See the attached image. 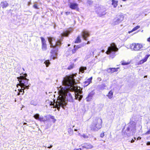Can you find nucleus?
<instances>
[{
    "mask_svg": "<svg viewBox=\"0 0 150 150\" xmlns=\"http://www.w3.org/2000/svg\"><path fill=\"white\" fill-rule=\"evenodd\" d=\"M20 94V92H18L17 94V95H19Z\"/></svg>",
    "mask_w": 150,
    "mask_h": 150,
    "instance_id": "nucleus-50",
    "label": "nucleus"
},
{
    "mask_svg": "<svg viewBox=\"0 0 150 150\" xmlns=\"http://www.w3.org/2000/svg\"><path fill=\"white\" fill-rule=\"evenodd\" d=\"M106 71L108 73L111 72L112 73L111 68H109L107 69H106Z\"/></svg>",
    "mask_w": 150,
    "mask_h": 150,
    "instance_id": "nucleus-34",
    "label": "nucleus"
},
{
    "mask_svg": "<svg viewBox=\"0 0 150 150\" xmlns=\"http://www.w3.org/2000/svg\"><path fill=\"white\" fill-rule=\"evenodd\" d=\"M21 89H18V91H19V92L20 93L21 92H23V93L22 94V95L23 94L24 91V90L25 89H24L23 88H22V87H21Z\"/></svg>",
    "mask_w": 150,
    "mask_h": 150,
    "instance_id": "nucleus-30",
    "label": "nucleus"
},
{
    "mask_svg": "<svg viewBox=\"0 0 150 150\" xmlns=\"http://www.w3.org/2000/svg\"><path fill=\"white\" fill-rule=\"evenodd\" d=\"M0 5L3 8H6L8 6V4L6 1L1 2Z\"/></svg>",
    "mask_w": 150,
    "mask_h": 150,
    "instance_id": "nucleus-19",
    "label": "nucleus"
},
{
    "mask_svg": "<svg viewBox=\"0 0 150 150\" xmlns=\"http://www.w3.org/2000/svg\"><path fill=\"white\" fill-rule=\"evenodd\" d=\"M33 7L36 9H38V7L37 4H35L33 6Z\"/></svg>",
    "mask_w": 150,
    "mask_h": 150,
    "instance_id": "nucleus-36",
    "label": "nucleus"
},
{
    "mask_svg": "<svg viewBox=\"0 0 150 150\" xmlns=\"http://www.w3.org/2000/svg\"><path fill=\"white\" fill-rule=\"evenodd\" d=\"M50 118L52 119H54V116H51Z\"/></svg>",
    "mask_w": 150,
    "mask_h": 150,
    "instance_id": "nucleus-44",
    "label": "nucleus"
},
{
    "mask_svg": "<svg viewBox=\"0 0 150 150\" xmlns=\"http://www.w3.org/2000/svg\"><path fill=\"white\" fill-rule=\"evenodd\" d=\"M150 133V129L148 130L146 132V134H149Z\"/></svg>",
    "mask_w": 150,
    "mask_h": 150,
    "instance_id": "nucleus-39",
    "label": "nucleus"
},
{
    "mask_svg": "<svg viewBox=\"0 0 150 150\" xmlns=\"http://www.w3.org/2000/svg\"><path fill=\"white\" fill-rule=\"evenodd\" d=\"M112 5L113 6L114 8H116L117 5V1L115 0H112Z\"/></svg>",
    "mask_w": 150,
    "mask_h": 150,
    "instance_id": "nucleus-21",
    "label": "nucleus"
},
{
    "mask_svg": "<svg viewBox=\"0 0 150 150\" xmlns=\"http://www.w3.org/2000/svg\"><path fill=\"white\" fill-rule=\"evenodd\" d=\"M44 63L46 65V67H48L49 66V65L50 64V62L49 60H46L45 62Z\"/></svg>",
    "mask_w": 150,
    "mask_h": 150,
    "instance_id": "nucleus-26",
    "label": "nucleus"
},
{
    "mask_svg": "<svg viewBox=\"0 0 150 150\" xmlns=\"http://www.w3.org/2000/svg\"><path fill=\"white\" fill-rule=\"evenodd\" d=\"M54 120H55V121H55L56 120L55 119H54Z\"/></svg>",
    "mask_w": 150,
    "mask_h": 150,
    "instance_id": "nucleus-60",
    "label": "nucleus"
},
{
    "mask_svg": "<svg viewBox=\"0 0 150 150\" xmlns=\"http://www.w3.org/2000/svg\"><path fill=\"white\" fill-rule=\"evenodd\" d=\"M47 38L50 45V47L53 48L50 52L51 57L53 59H55L57 55V47H59L61 46L63 38L58 39L57 41H55V39L54 37H47Z\"/></svg>",
    "mask_w": 150,
    "mask_h": 150,
    "instance_id": "nucleus-2",
    "label": "nucleus"
},
{
    "mask_svg": "<svg viewBox=\"0 0 150 150\" xmlns=\"http://www.w3.org/2000/svg\"><path fill=\"white\" fill-rule=\"evenodd\" d=\"M76 74H76L75 75L74 74H72L69 76H66L63 78L62 81L63 87L60 86L58 88V90L63 96V97L58 99V101H57V104L59 106L58 109L59 110L60 106L64 108V106L66 105V98L67 99L68 98H70L71 100H73L71 94L69 92V91L73 90L74 85L75 82L74 77Z\"/></svg>",
    "mask_w": 150,
    "mask_h": 150,
    "instance_id": "nucleus-1",
    "label": "nucleus"
},
{
    "mask_svg": "<svg viewBox=\"0 0 150 150\" xmlns=\"http://www.w3.org/2000/svg\"><path fill=\"white\" fill-rule=\"evenodd\" d=\"M134 139H136V137H134Z\"/></svg>",
    "mask_w": 150,
    "mask_h": 150,
    "instance_id": "nucleus-57",
    "label": "nucleus"
},
{
    "mask_svg": "<svg viewBox=\"0 0 150 150\" xmlns=\"http://www.w3.org/2000/svg\"><path fill=\"white\" fill-rule=\"evenodd\" d=\"M146 144L147 145H150V142H148L146 143Z\"/></svg>",
    "mask_w": 150,
    "mask_h": 150,
    "instance_id": "nucleus-41",
    "label": "nucleus"
},
{
    "mask_svg": "<svg viewBox=\"0 0 150 150\" xmlns=\"http://www.w3.org/2000/svg\"><path fill=\"white\" fill-rule=\"evenodd\" d=\"M105 9H101L99 12H98V16H99L101 17L105 15L106 13H105Z\"/></svg>",
    "mask_w": 150,
    "mask_h": 150,
    "instance_id": "nucleus-17",
    "label": "nucleus"
},
{
    "mask_svg": "<svg viewBox=\"0 0 150 150\" xmlns=\"http://www.w3.org/2000/svg\"><path fill=\"white\" fill-rule=\"evenodd\" d=\"M81 42V40L79 36H78L77 37V38L76 39V40L75 41V43H80Z\"/></svg>",
    "mask_w": 150,
    "mask_h": 150,
    "instance_id": "nucleus-25",
    "label": "nucleus"
},
{
    "mask_svg": "<svg viewBox=\"0 0 150 150\" xmlns=\"http://www.w3.org/2000/svg\"><path fill=\"white\" fill-rule=\"evenodd\" d=\"M90 41H88L87 43H85V45L86 44H90Z\"/></svg>",
    "mask_w": 150,
    "mask_h": 150,
    "instance_id": "nucleus-42",
    "label": "nucleus"
},
{
    "mask_svg": "<svg viewBox=\"0 0 150 150\" xmlns=\"http://www.w3.org/2000/svg\"><path fill=\"white\" fill-rule=\"evenodd\" d=\"M129 64V63L127 62H125L124 61L122 62V64L123 65H126L128 64Z\"/></svg>",
    "mask_w": 150,
    "mask_h": 150,
    "instance_id": "nucleus-33",
    "label": "nucleus"
},
{
    "mask_svg": "<svg viewBox=\"0 0 150 150\" xmlns=\"http://www.w3.org/2000/svg\"><path fill=\"white\" fill-rule=\"evenodd\" d=\"M82 147L84 148L87 149H91L93 147V146L90 144L85 143L82 146Z\"/></svg>",
    "mask_w": 150,
    "mask_h": 150,
    "instance_id": "nucleus-16",
    "label": "nucleus"
},
{
    "mask_svg": "<svg viewBox=\"0 0 150 150\" xmlns=\"http://www.w3.org/2000/svg\"><path fill=\"white\" fill-rule=\"evenodd\" d=\"M124 19V16L123 15H120L117 16L114 20L113 23L114 25L118 24L122 21Z\"/></svg>",
    "mask_w": 150,
    "mask_h": 150,
    "instance_id": "nucleus-9",
    "label": "nucleus"
},
{
    "mask_svg": "<svg viewBox=\"0 0 150 150\" xmlns=\"http://www.w3.org/2000/svg\"><path fill=\"white\" fill-rule=\"evenodd\" d=\"M118 50L117 46L115 43H113L111 44L110 46L108 47V50L106 52V53L109 54L111 58H113L115 56V53Z\"/></svg>",
    "mask_w": 150,
    "mask_h": 150,
    "instance_id": "nucleus-5",
    "label": "nucleus"
},
{
    "mask_svg": "<svg viewBox=\"0 0 150 150\" xmlns=\"http://www.w3.org/2000/svg\"><path fill=\"white\" fill-rule=\"evenodd\" d=\"M53 104L52 103H51V104H50V105H53Z\"/></svg>",
    "mask_w": 150,
    "mask_h": 150,
    "instance_id": "nucleus-52",
    "label": "nucleus"
},
{
    "mask_svg": "<svg viewBox=\"0 0 150 150\" xmlns=\"http://www.w3.org/2000/svg\"><path fill=\"white\" fill-rule=\"evenodd\" d=\"M29 80L24 77H21L19 79V85L21 87L24 88V89H28L29 87L30 86V84L28 85V81Z\"/></svg>",
    "mask_w": 150,
    "mask_h": 150,
    "instance_id": "nucleus-6",
    "label": "nucleus"
},
{
    "mask_svg": "<svg viewBox=\"0 0 150 150\" xmlns=\"http://www.w3.org/2000/svg\"><path fill=\"white\" fill-rule=\"evenodd\" d=\"M104 51H105V50H101V52H104Z\"/></svg>",
    "mask_w": 150,
    "mask_h": 150,
    "instance_id": "nucleus-49",
    "label": "nucleus"
},
{
    "mask_svg": "<svg viewBox=\"0 0 150 150\" xmlns=\"http://www.w3.org/2000/svg\"><path fill=\"white\" fill-rule=\"evenodd\" d=\"M113 94V92L112 91H110L108 93V95L107 96H108L109 99H111L112 97Z\"/></svg>",
    "mask_w": 150,
    "mask_h": 150,
    "instance_id": "nucleus-24",
    "label": "nucleus"
},
{
    "mask_svg": "<svg viewBox=\"0 0 150 150\" xmlns=\"http://www.w3.org/2000/svg\"><path fill=\"white\" fill-rule=\"evenodd\" d=\"M149 55H146L145 56L144 59H143L142 60H141L140 62V64H143L144 62H146L149 57Z\"/></svg>",
    "mask_w": 150,
    "mask_h": 150,
    "instance_id": "nucleus-20",
    "label": "nucleus"
},
{
    "mask_svg": "<svg viewBox=\"0 0 150 150\" xmlns=\"http://www.w3.org/2000/svg\"><path fill=\"white\" fill-rule=\"evenodd\" d=\"M80 129V127H76V128L75 129L74 128V131H76V132H77L78 131V130H79Z\"/></svg>",
    "mask_w": 150,
    "mask_h": 150,
    "instance_id": "nucleus-37",
    "label": "nucleus"
},
{
    "mask_svg": "<svg viewBox=\"0 0 150 150\" xmlns=\"http://www.w3.org/2000/svg\"><path fill=\"white\" fill-rule=\"evenodd\" d=\"M77 4L76 3H70L69 4L70 8L72 9H75L78 7Z\"/></svg>",
    "mask_w": 150,
    "mask_h": 150,
    "instance_id": "nucleus-15",
    "label": "nucleus"
},
{
    "mask_svg": "<svg viewBox=\"0 0 150 150\" xmlns=\"http://www.w3.org/2000/svg\"><path fill=\"white\" fill-rule=\"evenodd\" d=\"M92 79V77H91L88 78L86 81H85L84 82V86H86L90 84V83L91 82V80Z\"/></svg>",
    "mask_w": 150,
    "mask_h": 150,
    "instance_id": "nucleus-18",
    "label": "nucleus"
},
{
    "mask_svg": "<svg viewBox=\"0 0 150 150\" xmlns=\"http://www.w3.org/2000/svg\"><path fill=\"white\" fill-rule=\"evenodd\" d=\"M70 45H69V44L68 45V46H69Z\"/></svg>",
    "mask_w": 150,
    "mask_h": 150,
    "instance_id": "nucleus-55",
    "label": "nucleus"
},
{
    "mask_svg": "<svg viewBox=\"0 0 150 150\" xmlns=\"http://www.w3.org/2000/svg\"><path fill=\"white\" fill-rule=\"evenodd\" d=\"M147 75L145 76H144V78H146L147 77Z\"/></svg>",
    "mask_w": 150,
    "mask_h": 150,
    "instance_id": "nucleus-51",
    "label": "nucleus"
},
{
    "mask_svg": "<svg viewBox=\"0 0 150 150\" xmlns=\"http://www.w3.org/2000/svg\"><path fill=\"white\" fill-rule=\"evenodd\" d=\"M65 14L66 15H68L70 13V12H67L65 13Z\"/></svg>",
    "mask_w": 150,
    "mask_h": 150,
    "instance_id": "nucleus-40",
    "label": "nucleus"
},
{
    "mask_svg": "<svg viewBox=\"0 0 150 150\" xmlns=\"http://www.w3.org/2000/svg\"><path fill=\"white\" fill-rule=\"evenodd\" d=\"M52 146H53L52 145H51L50 146H48L47 147V148L50 149V148H52Z\"/></svg>",
    "mask_w": 150,
    "mask_h": 150,
    "instance_id": "nucleus-43",
    "label": "nucleus"
},
{
    "mask_svg": "<svg viewBox=\"0 0 150 150\" xmlns=\"http://www.w3.org/2000/svg\"><path fill=\"white\" fill-rule=\"evenodd\" d=\"M134 139H132L131 141L130 142H131V143H133V142H134Z\"/></svg>",
    "mask_w": 150,
    "mask_h": 150,
    "instance_id": "nucleus-46",
    "label": "nucleus"
},
{
    "mask_svg": "<svg viewBox=\"0 0 150 150\" xmlns=\"http://www.w3.org/2000/svg\"><path fill=\"white\" fill-rule=\"evenodd\" d=\"M44 146V147H45V148H46V146Z\"/></svg>",
    "mask_w": 150,
    "mask_h": 150,
    "instance_id": "nucleus-56",
    "label": "nucleus"
},
{
    "mask_svg": "<svg viewBox=\"0 0 150 150\" xmlns=\"http://www.w3.org/2000/svg\"><path fill=\"white\" fill-rule=\"evenodd\" d=\"M74 150H81V149L80 148L78 149H75Z\"/></svg>",
    "mask_w": 150,
    "mask_h": 150,
    "instance_id": "nucleus-45",
    "label": "nucleus"
},
{
    "mask_svg": "<svg viewBox=\"0 0 150 150\" xmlns=\"http://www.w3.org/2000/svg\"><path fill=\"white\" fill-rule=\"evenodd\" d=\"M128 127L125 131H123L122 133L124 134H127L128 136H130L131 134L128 132H132V135H133L134 133L136 130V123L134 121H130L128 124Z\"/></svg>",
    "mask_w": 150,
    "mask_h": 150,
    "instance_id": "nucleus-4",
    "label": "nucleus"
},
{
    "mask_svg": "<svg viewBox=\"0 0 150 150\" xmlns=\"http://www.w3.org/2000/svg\"><path fill=\"white\" fill-rule=\"evenodd\" d=\"M90 34L89 33L86 31H83L82 33V36L83 39L85 40H87V38L89 37Z\"/></svg>",
    "mask_w": 150,
    "mask_h": 150,
    "instance_id": "nucleus-12",
    "label": "nucleus"
},
{
    "mask_svg": "<svg viewBox=\"0 0 150 150\" xmlns=\"http://www.w3.org/2000/svg\"><path fill=\"white\" fill-rule=\"evenodd\" d=\"M84 46V45H83L82 46ZM81 47V45H74V48H75L76 49V50H77L79 48H80Z\"/></svg>",
    "mask_w": 150,
    "mask_h": 150,
    "instance_id": "nucleus-29",
    "label": "nucleus"
},
{
    "mask_svg": "<svg viewBox=\"0 0 150 150\" xmlns=\"http://www.w3.org/2000/svg\"><path fill=\"white\" fill-rule=\"evenodd\" d=\"M119 69V68H111V72H112H112H115V71H117V69Z\"/></svg>",
    "mask_w": 150,
    "mask_h": 150,
    "instance_id": "nucleus-27",
    "label": "nucleus"
},
{
    "mask_svg": "<svg viewBox=\"0 0 150 150\" xmlns=\"http://www.w3.org/2000/svg\"><path fill=\"white\" fill-rule=\"evenodd\" d=\"M103 86L104 87H105V86L104 85H103Z\"/></svg>",
    "mask_w": 150,
    "mask_h": 150,
    "instance_id": "nucleus-58",
    "label": "nucleus"
},
{
    "mask_svg": "<svg viewBox=\"0 0 150 150\" xmlns=\"http://www.w3.org/2000/svg\"><path fill=\"white\" fill-rule=\"evenodd\" d=\"M130 47L131 49H133L135 51H138L143 50L142 45L139 43H132L130 45Z\"/></svg>",
    "mask_w": 150,
    "mask_h": 150,
    "instance_id": "nucleus-7",
    "label": "nucleus"
},
{
    "mask_svg": "<svg viewBox=\"0 0 150 150\" xmlns=\"http://www.w3.org/2000/svg\"><path fill=\"white\" fill-rule=\"evenodd\" d=\"M76 50H76V49H75V48H74V49L72 50V52L73 53H75L76 52Z\"/></svg>",
    "mask_w": 150,
    "mask_h": 150,
    "instance_id": "nucleus-38",
    "label": "nucleus"
},
{
    "mask_svg": "<svg viewBox=\"0 0 150 150\" xmlns=\"http://www.w3.org/2000/svg\"><path fill=\"white\" fill-rule=\"evenodd\" d=\"M68 132L70 134H72L73 132V130L71 129V128H69L68 129Z\"/></svg>",
    "mask_w": 150,
    "mask_h": 150,
    "instance_id": "nucleus-31",
    "label": "nucleus"
},
{
    "mask_svg": "<svg viewBox=\"0 0 150 150\" xmlns=\"http://www.w3.org/2000/svg\"><path fill=\"white\" fill-rule=\"evenodd\" d=\"M102 121L101 118H96L93 120L90 127L91 130L93 131H97L102 127Z\"/></svg>",
    "mask_w": 150,
    "mask_h": 150,
    "instance_id": "nucleus-3",
    "label": "nucleus"
},
{
    "mask_svg": "<svg viewBox=\"0 0 150 150\" xmlns=\"http://www.w3.org/2000/svg\"><path fill=\"white\" fill-rule=\"evenodd\" d=\"M79 92H80L79 93L77 92H75L74 93L75 95V99L78 100L79 101H80L83 98V96L79 94V93H81V92L79 91Z\"/></svg>",
    "mask_w": 150,
    "mask_h": 150,
    "instance_id": "nucleus-10",
    "label": "nucleus"
},
{
    "mask_svg": "<svg viewBox=\"0 0 150 150\" xmlns=\"http://www.w3.org/2000/svg\"><path fill=\"white\" fill-rule=\"evenodd\" d=\"M139 28H140V26L139 25H137V26H136L135 27H134L131 31H129L128 33L130 34L132 32L137 30L138 29H139Z\"/></svg>",
    "mask_w": 150,
    "mask_h": 150,
    "instance_id": "nucleus-23",
    "label": "nucleus"
},
{
    "mask_svg": "<svg viewBox=\"0 0 150 150\" xmlns=\"http://www.w3.org/2000/svg\"><path fill=\"white\" fill-rule=\"evenodd\" d=\"M105 136L104 132H102L100 134V137L101 138H103Z\"/></svg>",
    "mask_w": 150,
    "mask_h": 150,
    "instance_id": "nucleus-35",
    "label": "nucleus"
},
{
    "mask_svg": "<svg viewBox=\"0 0 150 150\" xmlns=\"http://www.w3.org/2000/svg\"><path fill=\"white\" fill-rule=\"evenodd\" d=\"M81 137H83L84 139H88L89 137L88 135L85 134H83L81 135Z\"/></svg>",
    "mask_w": 150,
    "mask_h": 150,
    "instance_id": "nucleus-28",
    "label": "nucleus"
},
{
    "mask_svg": "<svg viewBox=\"0 0 150 150\" xmlns=\"http://www.w3.org/2000/svg\"><path fill=\"white\" fill-rule=\"evenodd\" d=\"M34 117L35 119L40 121H43V118L42 117L40 116L38 114H36L34 115Z\"/></svg>",
    "mask_w": 150,
    "mask_h": 150,
    "instance_id": "nucleus-13",
    "label": "nucleus"
},
{
    "mask_svg": "<svg viewBox=\"0 0 150 150\" xmlns=\"http://www.w3.org/2000/svg\"><path fill=\"white\" fill-rule=\"evenodd\" d=\"M74 67L73 65H70L67 68V69L69 70H70L73 69Z\"/></svg>",
    "mask_w": 150,
    "mask_h": 150,
    "instance_id": "nucleus-32",
    "label": "nucleus"
},
{
    "mask_svg": "<svg viewBox=\"0 0 150 150\" xmlns=\"http://www.w3.org/2000/svg\"><path fill=\"white\" fill-rule=\"evenodd\" d=\"M86 69L87 68L86 67H81L79 68V71L82 73H83L84 72V70H86Z\"/></svg>",
    "mask_w": 150,
    "mask_h": 150,
    "instance_id": "nucleus-22",
    "label": "nucleus"
},
{
    "mask_svg": "<svg viewBox=\"0 0 150 150\" xmlns=\"http://www.w3.org/2000/svg\"><path fill=\"white\" fill-rule=\"evenodd\" d=\"M100 79V80H101V79H100V78H98V79Z\"/></svg>",
    "mask_w": 150,
    "mask_h": 150,
    "instance_id": "nucleus-54",
    "label": "nucleus"
},
{
    "mask_svg": "<svg viewBox=\"0 0 150 150\" xmlns=\"http://www.w3.org/2000/svg\"><path fill=\"white\" fill-rule=\"evenodd\" d=\"M75 127V126H73V127Z\"/></svg>",
    "mask_w": 150,
    "mask_h": 150,
    "instance_id": "nucleus-59",
    "label": "nucleus"
},
{
    "mask_svg": "<svg viewBox=\"0 0 150 150\" xmlns=\"http://www.w3.org/2000/svg\"><path fill=\"white\" fill-rule=\"evenodd\" d=\"M94 93L93 91L90 93L88 95V96L86 98L87 101H90L92 99L93 96L94 95Z\"/></svg>",
    "mask_w": 150,
    "mask_h": 150,
    "instance_id": "nucleus-14",
    "label": "nucleus"
},
{
    "mask_svg": "<svg viewBox=\"0 0 150 150\" xmlns=\"http://www.w3.org/2000/svg\"><path fill=\"white\" fill-rule=\"evenodd\" d=\"M137 140H140L141 139V137H138L137 138Z\"/></svg>",
    "mask_w": 150,
    "mask_h": 150,
    "instance_id": "nucleus-47",
    "label": "nucleus"
},
{
    "mask_svg": "<svg viewBox=\"0 0 150 150\" xmlns=\"http://www.w3.org/2000/svg\"><path fill=\"white\" fill-rule=\"evenodd\" d=\"M72 31V28H70L68 30L64 31L63 33L61 34L62 37L67 36Z\"/></svg>",
    "mask_w": 150,
    "mask_h": 150,
    "instance_id": "nucleus-11",
    "label": "nucleus"
},
{
    "mask_svg": "<svg viewBox=\"0 0 150 150\" xmlns=\"http://www.w3.org/2000/svg\"><path fill=\"white\" fill-rule=\"evenodd\" d=\"M41 42V49L43 51H45L47 50V45L46 43V41L43 37H40Z\"/></svg>",
    "mask_w": 150,
    "mask_h": 150,
    "instance_id": "nucleus-8",
    "label": "nucleus"
},
{
    "mask_svg": "<svg viewBox=\"0 0 150 150\" xmlns=\"http://www.w3.org/2000/svg\"><path fill=\"white\" fill-rule=\"evenodd\" d=\"M27 123L26 122H24L23 123V125H27Z\"/></svg>",
    "mask_w": 150,
    "mask_h": 150,
    "instance_id": "nucleus-53",
    "label": "nucleus"
},
{
    "mask_svg": "<svg viewBox=\"0 0 150 150\" xmlns=\"http://www.w3.org/2000/svg\"><path fill=\"white\" fill-rule=\"evenodd\" d=\"M147 41L150 42V37L148 39Z\"/></svg>",
    "mask_w": 150,
    "mask_h": 150,
    "instance_id": "nucleus-48",
    "label": "nucleus"
}]
</instances>
